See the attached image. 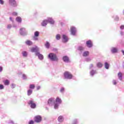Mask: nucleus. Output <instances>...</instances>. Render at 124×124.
Wrapping results in <instances>:
<instances>
[{"instance_id": "obj_1", "label": "nucleus", "mask_w": 124, "mask_h": 124, "mask_svg": "<svg viewBox=\"0 0 124 124\" xmlns=\"http://www.w3.org/2000/svg\"><path fill=\"white\" fill-rule=\"evenodd\" d=\"M48 58L50 61H52V62H57L59 60L57 55L53 53H50L48 55Z\"/></svg>"}, {"instance_id": "obj_2", "label": "nucleus", "mask_w": 124, "mask_h": 124, "mask_svg": "<svg viewBox=\"0 0 124 124\" xmlns=\"http://www.w3.org/2000/svg\"><path fill=\"white\" fill-rule=\"evenodd\" d=\"M64 78V79H67V80H71V79H72V74H71V73L69 72H65L63 74Z\"/></svg>"}, {"instance_id": "obj_3", "label": "nucleus", "mask_w": 124, "mask_h": 124, "mask_svg": "<svg viewBox=\"0 0 124 124\" xmlns=\"http://www.w3.org/2000/svg\"><path fill=\"white\" fill-rule=\"evenodd\" d=\"M28 103L31 109H35L36 108V104H35V102L33 99L30 100Z\"/></svg>"}, {"instance_id": "obj_4", "label": "nucleus", "mask_w": 124, "mask_h": 124, "mask_svg": "<svg viewBox=\"0 0 124 124\" xmlns=\"http://www.w3.org/2000/svg\"><path fill=\"white\" fill-rule=\"evenodd\" d=\"M55 98H50L47 101V105H48V106H53V105L55 104Z\"/></svg>"}, {"instance_id": "obj_5", "label": "nucleus", "mask_w": 124, "mask_h": 124, "mask_svg": "<svg viewBox=\"0 0 124 124\" xmlns=\"http://www.w3.org/2000/svg\"><path fill=\"white\" fill-rule=\"evenodd\" d=\"M9 4L13 7H17V5H18L15 0H9Z\"/></svg>"}, {"instance_id": "obj_6", "label": "nucleus", "mask_w": 124, "mask_h": 124, "mask_svg": "<svg viewBox=\"0 0 124 124\" xmlns=\"http://www.w3.org/2000/svg\"><path fill=\"white\" fill-rule=\"evenodd\" d=\"M19 33L21 35H27V31H26V28H22L20 29Z\"/></svg>"}, {"instance_id": "obj_7", "label": "nucleus", "mask_w": 124, "mask_h": 124, "mask_svg": "<svg viewBox=\"0 0 124 124\" xmlns=\"http://www.w3.org/2000/svg\"><path fill=\"white\" fill-rule=\"evenodd\" d=\"M34 121L35 123H41V121H42V117L40 115H37L34 117Z\"/></svg>"}, {"instance_id": "obj_8", "label": "nucleus", "mask_w": 124, "mask_h": 124, "mask_svg": "<svg viewBox=\"0 0 124 124\" xmlns=\"http://www.w3.org/2000/svg\"><path fill=\"white\" fill-rule=\"evenodd\" d=\"M69 40V39L67 36L65 34H63L62 35V42H63V43H66L67 42H68Z\"/></svg>"}, {"instance_id": "obj_9", "label": "nucleus", "mask_w": 124, "mask_h": 124, "mask_svg": "<svg viewBox=\"0 0 124 124\" xmlns=\"http://www.w3.org/2000/svg\"><path fill=\"white\" fill-rule=\"evenodd\" d=\"M35 56H37L39 60H40V61H42L44 59V56L43 55L40 54V52H39L35 53Z\"/></svg>"}, {"instance_id": "obj_10", "label": "nucleus", "mask_w": 124, "mask_h": 124, "mask_svg": "<svg viewBox=\"0 0 124 124\" xmlns=\"http://www.w3.org/2000/svg\"><path fill=\"white\" fill-rule=\"evenodd\" d=\"M76 31H77L76 28L74 26L72 27L71 28V33L72 35H74V36L76 35Z\"/></svg>"}, {"instance_id": "obj_11", "label": "nucleus", "mask_w": 124, "mask_h": 124, "mask_svg": "<svg viewBox=\"0 0 124 124\" xmlns=\"http://www.w3.org/2000/svg\"><path fill=\"white\" fill-rule=\"evenodd\" d=\"M86 44L87 47L88 48H92V47H93V42L91 40H89L88 41H86Z\"/></svg>"}, {"instance_id": "obj_12", "label": "nucleus", "mask_w": 124, "mask_h": 124, "mask_svg": "<svg viewBox=\"0 0 124 124\" xmlns=\"http://www.w3.org/2000/svg\"><path fill=\"white\" fill-rule=\"evenodd\" d=\"M31 52H32V53L34 52L35 53H39V48L37 46H35V47H32L31 49Z\"/></svg>"}, {"instance_id": "obj_13", "label": "nucleus", "mask_w": 124, "mask_h": 124, "mask_svg": "<svg viewBox=\"0 0 124 124\" xmlns=\"http://www.w3.org/2000/svg\"><path fill=\"white\" fill-rule=\"evenodd\" d=\"M46 20L47 21V23H49L51 25H54L55 24V20L52 17H48Z\"/></svg>"}, {"instance_id": "obj_14", "label": "nucleus", "mask_w": 124, "mask_h": 124, "mask_svg": "<svg viewBox=\"0 0 124 124\" xmlns=\"http://www.w3.org/2000/svg\"><path fill=\"white\" fill-rule=\"evenodd\" d=\"M57 120L59 123H63V121H64V117L62 115H60L58 117Z\"/></svg>"}, {"instance_id": "obj_15", "label": "nucleus", "mask_w": 124, "mask_h": 124, "mask_svg": "<svg viewBox=\"0 0 124 124\" xmlns=\"http://www.w3.org/2000/svg\"><path fill=\"white\" fill-rule=\"evenodd\" d=\"M62 60L64 62H69V57L67 56H63Z\"/></svg>"}, {"instance_id": "obj_16", "label": "nucleus", "mask_w": 124, "mask_h": 124, "mask_svg": "<svg viewBox=\"0 0 124 124\" xmlns=\"http://www.w3.org/2000/svg\"><path fill=\"white\" fill-rule=\"evenodd\" d=\"M111 52L112 54H116V53H118V48L117 47H112Z\"/></svg>"}, {"instance_id": "obj_17", "label": "nucleus", "mask_w": 124, "mask_h": 124, "mask_svg": "<svg viewBox=\"0 0 124 124\" xmlns=\"http://www.w3.org/2000/svg\"><path fill=\"white\" fill-rule=\"evenodd\" d=\"M56 103H57L58 104L61 105L62 104V99L60 98V97H58L56 98L55 100Z\"/></svg>"}, {"instance_id": "obj_18", "label": "nucleus", "mask_w": 124, "mask_h": 124, "mask_svg": "<svg viewBox=\"0 0 124 124\" xmlns=\"http://www.w3.org/2000/svg\"><path fill=\"white\" fill-rule=\"evenodd\" d=\"M47 23L48 21H47V19H45L43 20L41 23V26H42V27H46L47 26Z\"/></svg>"}, {"instance_id": "obj_19", "label": "nucleus", "mask_w": 124, "mask_h": 124, "mask_svg": "<svg viewBox=\"0 0 124 124\" xmlns=\"http://www.w3.org/2000/svg\"><path fill=\"white\" fill-rule=\"evenodd\" d=\"M72 124H79V119L77 118L73 119Z\"/></svg>"}, {"instance_id": "obj_20", "label": "nucleus", "mask_w": 124, "mask_h": 124, "mask_svg": "<svg viewBox=\"0 0 124 124\" xmlns=\"http://www.w3.org/2000/svg\"><path fill=\"white\" fill-rule=\"evenodd\" d=\"M26 45H28V46H31L33 43L31 40H27L25 42Z\"/></svg>"}, {"instance_id": "obj_21", "label": "nucleus", "mask_w": 124, "mask_h": 124, "mask_svg": "<svg viewBox=\"0 0 124 124\" xmlns=\"http://www.w3.org/2000/svg\"><path fill=\"white\" fill-rule=\"evenodd\" d=\"M90 76H91V77H93V76L94 75V74H96V71L92 70L90 71Z\"/></svg>"}, {"instance_id": "obj_22", "label": "nucleus", "mask_w": 124, "mask_h": 124, "mask_svg": "<svg viewBox=\"0 0 124 124\" xmlns=\"http://www.w3.org/2000/svg\"><path fill=\"white\" fill-rule=\"evenodd\" d=\"M78 51L80 52V53H82V52L84 51V50H85V48L82 46H79L78 47Z\"/></svg>"}, {"instance_id": "obj_23", "label": "nucleus", "mask_w": 124, "mask_h": 124, "mask_svg": "<svg viewBox=\"0 0 124 124\" xmlns=\"http://www.w3.org/2000/svg\"><path fill=\"white\" fill-rule=\"evenodd\" d=\"M35 88V85L33 84H30L29 85V90H34Z\"/></svg>"}, {"instance_id": "obj_24", "label": "nucleus", "mask_w": 124, "mask_h": 124, "mask_svg": "<svg viewBox=\"0 0 124 124\" xmlns=\"http://www.w3.org/2000/svg\"><path fill=\"white\" fill-rule=\"evenodd\" d=\"M16 22H17V23H22V18H21L20 16L16 17Z\"/></svg>"}, {"instance_id": "obj_25", "label": "nucleus", "mask_w": 124, "mask_h": 124, "mask_svg": "<svg viewBox=\"0 0 124 124\" xmlns=\"http://www.w3.org/2000/svg\"><path fill=\"white\" fill-rule=\"evenodd\" d=\"M45 46L46 47V49H49V48H50V43H49V42L46 41V44H45Z\"/></svg>"}, {"instance_id": "obj_26", "label": "nucleus", "mask_w": 124, "mask_h": 124, "mask_svg": "<svg viewBox=\"0 0 124 124\" xmlns=\"http://www.w3.org/2000/svg\"><path fill=\"white\" fill-rule=\"evenodd\" d=\"M118 77L120 81L123 80V74L122 73L119 72L118 74Z\"/></svg>"}, {"instance_id": "obj_27", "label": "nucleus", "mask_w": 124, "mask_h": 124, "mask_svg": "<svg viewBox=\"0 0 124 124\" xmlns=\"http://www.w3.org/2000/svg\"><path fill=\"white\" fill-rule=\"evenodd\" d=\"M32 94V90L31 89H29L27 91V95L28 96H30V95H31V94Z\"/></svg>"}, {"instance_id": "obj_28", "label": "nucleus", "mask_w": 124, "mask_h": 124, "mask_svg": "<svg viewBox=\"0 0 124 124\" xmlns=\"http://www.w3.org/2000/svg\"><path fill=\"white\" fill-rule=\"evenodd\" d=\"M109 67H110V64L107 62H105V68L106 69H109Z\"/></svg>"}, {"instance_id": "obj_29", "label": "nucleus", "mask_w": 124, "mask_h": 124, "mask_svg": "<svg viewBox=\"0 0 124 124\" xmlns=\"http://www.w3.org/2000/svg\"><path fill=\"white\" fill-rule=\"evenodd\" d=\"M3 83L5 86H8L9 85L10 82L9 81V80L7 79L3 81Z\"/></svg>"}, {"instance_id": "obj_30", "label": "nucleus", "mask_w": 124, "mask_h": 124, "mask_svg": "<svg viewBox=\"0 0 124 124\" xmlns=\"http://www.w3.org/2000/svg\"><path fill=\"white\" fill-rule=\"evenodd\" d=\"M22 54L23 57H24V58H27V57H28V52H27V51H23L22 52Z\"/></svg>"}, {"instance_id": "obj_31", "label": "nucleus", "mask_w": 124, "mask_h": 124, "mask_svg": "<svg viewBox=\"0 0 124 124\" xmlns=\"http://www.w3.org/2000/svg\"><path fill=\"white\" fill-rule=\"evenodd\" d=\"M54 109H57L59 108V107L60 106V104H58L57 103H54Z\"/></svg>"}, {"instance_id": "obj_32", "label": "nucleus", "mask_w": 124, "mask_h": 124, "mask_svg": "<svg viewBox=\"0 0 124 124\" xmlns=\"http://www.w3.org/2000/svg\"><path fill=\"white\" fill-rule=\"evenodd\" d=\"M103 66V65L100 62H99L97 63V67H98L99 68H101Z\"/></svg>"}, {"instance_id": "obj_33", "label": "nucleus", "mask_w": 124, "mask_h": 124, "mask_svg": "<svg viewBox=\"0 0 124 124\" xmlns=\"http://www.w3.org/2000/svg\"><path fill=\"white\" fill-rule=\"evenodd\" d=\"M83 57H87L89 56V51H85L83 53Z\"/></svg>"}, {"instance_id": "obj_34", "label": "nucleus", "mask_w": 124, "mask_h": 124, "mask_svg": "<svg viewBox=\"0 0 124 124\" xmlns=\"http://www.w3.org/2000/svg\"><path fill=\"white\" fill-rule=\"evenodd\" d=\"M34 36H37L38 37L39 36V31H35L34 33Z\"/></svg>"}, {"instance_id": "obj_35", "label": "nucleus", "mask_w": 124, "mask_h": 124, "mask_svg": "<svg viewBox=\"0 0 124 124\" xmlns=\"http://www.w3.org/2000/svg\"><path fill=\"white\" fill-rule=\"evenodd\" d=\"M56 40H60L61 39V35L60 34H57L56 36Z\"/></svg>"}, {"instance_id": "obj_36", "label": "nucleus", "mask_w": 124, "mask_h": 124, "mask_svg": "<svg viewBox=\"0 0 124 124\" xmlns=\"http://www.w3.org/2000/svg\"><path fill=\"white\" fill-rule=\"evenodd\" d=\"M65 89L64 87H62L60 90V92L61 93H64Z\"/></svg>"}, {"instance_id": "obj_37", "label": "nucleus", "mask_w": 124, "mask_h": 124, "mask_svg": "<svg viewBox=\"0 0 124 124\" xmlns=\"http://www.w3.org/2000/svg\"><path fill=\"white\" fill-rule=\"evenodd\" d=\"M11 28H12V25L11 24H8L7 26V30H11Z\"/></svg>"}, {"instance_id": "obj_38", "label": "nucleus", "mask_w": 124, "mask_h": 124, "mask_svg": "<svg viewBox=\"0 0 124 124\" xmlns=\"http://www.w3.org/2000/svg\"><path fill=\"white\" fill-rule=\"evenodd\" d=\"M33 40H34L35 41H38V37H37V36H33Z\"/></svg>"}, {"instance_id": "obj_39", "label": "nucleus", "mask_w": 124, "mask_h": 124, "mask_svg": "<svg viewBox=\"0 0 124 124\" xmlns=\"http://www.w3.org/2000/svg\"><path fill=\"white\" fill-rule=\"evenodd\" d=\"M119 19V16H114V20L115 21H118Z\"/></svg>"}, {"instance_id": "obj_40", "label": "nucleus", "mask_w": 124, "mask_h": 124, "mask_svg": "<svg viewBox=\"0 0 124 124\" xmlns=\"http://www.w3.org/2000/svg\"><path fill=\"white\" fill-rule=\"evenodd\" d=\"M12 89H14L16 87V84L13 83L11 85Z\"/></svg>"}, {"instance_id": "obj_41", "label": "nucleus", "mask_w": 124, "mask_h": 124, "mask_svg": "<svg viewBox=\"0 0 124 124\" xmlns=\"http://www.w3.org/2000/svg\"><path fill=\"white\" fill-rule=\"evenodd\" d=\"M86 62H91L92 61V59L91 58H87L85 59Z\"/></svg>"}, {"instance_id": "obj_42", "label": "nucleus", "mask_w": 124, "mask_h": 124, "mask_svg": "<svg viewBox=\"0 0 124 124\" xmlns=\"http://www.w3.org/2000/svg\"><path fill=\"white\" fill-rule=\"evenodd\" d=\"M4 86L2 84H0V90H3Z\"/></svg>"}, {"instance_id": "obj_43", "label": "nucleus", "mask_w": 124, "mask_h": 124, "mask_svg": "<svg viewBox=\"0 0 124 124\" xmlns=\"http://www.w3.org/2000/svg\"><path fill=\"white\" fill-rule=\"evenodd\" d=\"M34 124V121H33V120H30L29 122V124Z\"/></svg>"}, {"instance_id": "obj_44", "label": "nucleus", "mask_w": 124, "mask_h": 124, "mask_svg": "<svg viewBox=\"0 0 124 124\" xmlns=\"http://www.w3.org/2000/svg\"><path fill=\"white\" fill-rule=\"evenodd\" d=\"M22 77L23 79H24V80H26V79H27V76L25 74L23 75Z\"/></svg>"}, {"instance_id": "obj_45", "label": "nucleus", "mask_w": 124, "mask_h": 124, "mask_svg": "<svg viewBox=\"0 0 124 124\" xmlns=\"http://www.w3.org/2000/svg\"><path fill=\"white\" fill-rule=\"evenodd\" d=\"M120 30L121 31H123V30H124V25L120 26Z\"/></svg>"}, {"instance_id": "obj_46", "label": "nucleus", "mask_w": 124, "mask_h": 124, "mask_svg": "<svg viewBox=\"0 0 124 124\" xmlns=\"http://www.w3.org/2000/svg\"><path fill=\"white\" fill-rule=\"evenodd\" d=\"M4 4V1L3 0H0V4H1L2 5Z\"/></svg>"}, {"instance_id": "obj_47", "label": "nucleus", "mask_w": 124, "mask_h": 124, "mask_svg": "<svg viewBox=\"0 0 124 124\" xmlns=\"http://www.w3.org/2000/svg\"><path fill=\"white\" fill-rule=\"evenodd\" d=\"M12 15H13L14 16H17V15H18V13H17L16 12H13Z\"/></svg>"}, {"instance_id": "obj_48", "label": "nucleus", "mask_w": 124, "mask_h": 124, "mask_svg": "<svg viewBox=\"0 0 124 124\" xmlns=\"http://www.w3.org/2000/svg\"><path fill=\"white\" fill-rule=\"evenodd\" d=\"M93 64H91L90 66H89L90 69H92V68H93Z\"/></svg>"}, {"instance_id": "obj_49", "label": "nucleus", "mask_w": 124, "mask_h": 124, "mask_svg": "<svg viewBox=\"0 0 124 124\" xmlns=\"http://www.w3.org/2000/svg\"><path fill=\"white\" fill-rule=\"evenodd\" d=\"M112 83H113V85H117V81L115 80H113L112 81Z\"/></svg>"}, {"instance_id": "obj_50", "label": "nucleus", "mask_w": 124, "mask_h": 124, "mask_svg": "<svg viewBox=\"0 0 124 124\" xmlns=\"http://www.w3.org/2000/svg\"><path fill=\"white\" fill-rule=\"evenodd\" d=\"M120 34L121 35H124V32H123V31H121Z\"/></svg>"}, {"instance_id": "obj_51", "label": "nucleus", "mask_w": 124, "mask_h": 124, "mask_svg": "<svg viewBox=\"0 0 124 124\" xmlns=\"http://www.w3.org/2000/svg\"><path fill=\"white\" fill-rule=\"evenodd\" d=\"M41 87L40 86H37V91H39V90H40V89H41Z\"/></svg>"}, {"instance_id": "obj_52", "label": "nucleus", "mask_w": 124, "mask_h": 124, "mask_svg": "<svg viewBox=\"0 0 124 124\" xmlns=\"http://www.w3.org/2000/svg\"><path fill=\"white\" fill-rule=\"evenodd\" d=\"M2 71V67L0 66V72H1Z\"/></svg>"}, {"instance_id": "obj_53", "label": "nucleus", "mask_w": 124, "mask_h": 124, "mask_svg": "<svg viewBox=\"0 0 124 124\" xmlns=\"http://www.w3.org/2000/svg\"><path fill=\"white\" fill-rule=\"evenodd\" d=\"M10 20L11 21V22H13V19L12 18V17H10Z\"/></svg>"}, {"instance_id": "obj_54", "label": "nucleus", "mask_w": 124, "mask_h": 124, "mask_svg": "<svg viewBox=\"0 0 124 124\" xmlns=\"http://www.w3.org/2000/svg\"><path fill=\"white\" fill-rule=\"evenodd\" d=\"M13 28H14V29H17V26H15V25H13L12 26Z\"/></svg>"}, {"instance_id": "obj_55", "label": "nucleus", "mask_w": 124, "mask_h": 124, "mask_svg": "<svg viewBox=\"0 0 124 124\" xmlns=\"http://www.w3.org/2000/svg\"><path fill=\"white\" fill-rule=\"evenodd\" d=\"M53 51H58V49L57 48H54Z\"/></svg>"}, {"instance_id": "obj_56", "label": "nucleus", "mask_w": 124, "mask_h": 124, "mask_svg": "<svg viewBox=\"0 0 124 124\" xmlns=\"http://www.w3.org/2000/svg\"><path fill=\"white\" fill-rule=\"evenodd\" d=\"M122 53H123V55H124V50H122Z\"/></svg>"}, {"instance_id": "obj_57", "label": "nucleus", "mask_w": 124, "mask_h": 124, "mask_svg": "<svg viewBox=\"0 0 124 124\" xmlns=\"http://www.w3.org/2000/svg\"><path fill=\"white\" fill-rule=\"evenodd\" d=\"M10 124H14V122L13 121H10Z\"/></svg>"}, {"instance_id": "obj_58", "label": "nucleus", "mask_w": 124, "mask_h": 124, "mask_svg": "<svg viewBox=\"0 0 124 124\" xmlns=\"http://www.w3.org/2000/svg\"><path fill=\"white\" fill-rule=\"evenodd\" d=\"M61 25H62V23H61Z\"/></svg>"}]
</instances>
